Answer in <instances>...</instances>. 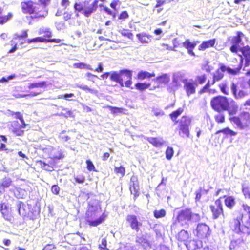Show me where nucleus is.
<instances>
[{
  "label": "nucleus",
  "instance_id": "nucleus-1",
  "mask_svg": "<svg viewBox=\"0 0 250 250\" xmlns=\"http://www.w3.org/2000/svg\"><path fill=\"white\" fill-rule=\"evenodd\" d=\"M243 211H239L237 217L232 219L230 227L237 234L250 235V206L242 204Z\"/></svg>",
  "mask_w": 250,
  "mask_h": 250
},
{
  "label": "nucleus",
  "instance_id": "nucleus-2",
  "mask_svg": "<svg viewBox=\"0 0 250 250\" xmlns=\"http://www.w3.org/2000/svg\"><path fill=\"white\" fill-rule=\"evenodd\" d=\"M184 109L181 107L173 111L169 116L171 121L177 125L176 130L178 135L182 137L188 138L190 136V127L192 125V118L188 115H183L179 119L177 118L183 113Z\"/></svg>",
  "mask_w": 250,
  "mask_h": 250
},
{
  "label": "nucleus",
  "instance_id": "nucleus-3",
  "mask_svg": "<svg viewBox=\"0 0 250 250\" xmlns=\"http://www.w3.org/2000/svg\"><path fill=\"white\" fill-rule=\"evenodd\" d=\"M210 106L215 111L220 112L227 111L230 116L235 114L238 110L237 105L230 107L229 99L221 95L215 96L211 99Z\"/></svg>",
  "mask_w": 250,
  "mask_h": 250
},
{
  "label": "nucleus",
  "instance_id": "nucleus-4",
  "mask_svg": "<svg viewBox=\"0 0 250 250\" xmlns=\"http://www.w3.org/2000/svg\"><path fill=\"white\" fill-rule=\"evenodd\" d=\"M34 2L31 0L21 2L22 12L25 14L31 15V19H39L45 18L48 14V11L44 6H35Z\"/></svg>",
  "mask_w": 250,
  "mask_h": 250
},
{
  "label": "nucleus",
  "instance_id": "nucleus-5",
  "mask_svg": "<svg viewBox=\"0 0 250 250\" xmlns=\"http://www.w3.org/2000/svg\"><path fill=\"white\" fill-rule=\"evenodd\" d=\"M229 119L239 130L250 128V113L248 111H242L238 116H230Z\"/></svg>",
  "mask_w": 250,
  "mask_h": 250
},
{
  "label": "nucleus",
  "instance_id": "nucleus-6",
  "mask_svg": "<svg viewBox=\"0 0 250 250\" xmlns=\"http://www.w3.org/2000/svg\"><path fill=\"white\" fill-rule=\"evenodd\" d=\"M88 1H84L83 3L81 2H75L74 4V8L78 12H82V13L86 17H89L95 12L98 8V1L94 0L90 6H87Z\"/></svg>",
  "mask_w": 250,
  "mask_h": 250
},
{
  "label": "nucleus",
  "instance_id": "nucleus-7",
  "mask_svg": "<svg viewBox=\"0 0 250 250\" xmlns=\"http://www.w3.org/2000/svg\"><path fill=\"white\" fill-rule=\"evenodd\" d=\"M193 214L190 209L185 208L180 211L177 216L176 220L182 226H188L191 222Z\"/></svg>",
  "mask_w": 250,
  "mask_h": 250
},
{
  "label": "nucleus",
  "instance_id": "nucleus-8",
  "mask_svg": "<svg viewBox=\"0 0 250 250\" xmlns=\"http://www.w3.org/2000/svg\"><path fill=\"white\" fill-rule=\"evenodd\" d=\"M222 197H220L216 199L213 204L209 206V208L212 214V218L217 219L220 216L225 217L224 211L221 199Z\"/></svg>",
  "mask_w": 250,
  "mask_h": 250
},
{
  "label": "nucleus",
  "instance_id": "nucleus-9",
  "mask_svg": "<svg viewBox=\"0 0 250 250\" xmlns=\"http://www.w3.org/2000/svg\"><path fill=\"white\" fill-rule=\"evenodd\" d=\"M241 59L238 61L236 58H234L232 61L231 67L227 66V72L229 74L231 75H236L238 74L242 69L243 66V58L242 55H240Z\"/></svg>",
  "mask_w": 250,
  "mask_h": 250
},
{
  "label": "nucleus",
  "instance_id": "nucleus-10",
  "mask_svg": "<svg viewBox=\"0 0 250 250\" xmlns=\"http://www.w3.org/2000/svg\"><path fill=\"white\" fill-rule=\"evenodd\" d=\"M63 157V154L61 152L58 156H55L53 158H51V160L49 161L48 163H45L41 160L37 161V163L38 164L40 167L43 169L48 171H52L56 165V161L62 159Z\"/></svg>",
  "mask_w": 250,
  "mask_h": 250
},
{
  "label": "nucleus",
  "instance_id": "nucleus-11",
  "mask_svg": "<svg viewBox=\"0 0 250 250\" xmlns=\"http://www.w3.org/2000/svg\"><path fill=\"white\" fill-rule=\"evenodd\" d=\"M21 123L18 121H13L10 124L9 129L16 136H22L24 134V129L27 125L25 122Z\"/></svg>",
  "mask_w": 250,
  "mask_h": 250
},
{
  "label": "nucleus",
  "instance_id": "nucleus-12",
  "mask_svg": "<svg viewBox=\"0 0 250 250\" xmlns=\"http://www.w3.org/2000/svg\"><path fill=\"white\" fill-rule=\"evenodd\" d=\"M96 212L95 210H91L86 212V222L90 226L96 227L100 225L102 222L104 221L106 217V215L103 214L99 218L96 220L92 219L96 217Z\"/></svg>",
  "mask_w": 250,
  "mask_h": 250
},
{
  "label": "nucleus",
  "instance_id": "nucleus-13",
  "mask_svg": "<svg viewBox=\"0 0 250 250\" xmlns=\"http://www.w3.org/2000/svg\"><path fill=\"white\" fill-rule=\"evenodd\" d=\"M242 88H244V84L243 83H236L232 82L231 83L230 88L232 95L236 99H240L248 95V93L246 91L242 89H239L238 85Z\"/></svg>",
  "mask_w": 250,
  "mask_h": 250
},
{
  "label": "nucleus",
  "instance_id": "nucleus-14",
  "mask_svg": "<svg viewBox=\"0 0 250 250\" xmlns=\"http://www.w3.org/2000/svg\"><path fill=\"white\" fill-rule=\"evenodd\" d=\"M244 35L241 31H238L236 35L232 37L230 40L231 44L230 47V50L232 53H237L238 51H241V48L239 44L242 42V37Z\"/></svg>",
  "mask_w": 250,
  "mask_h": 250
},
{
  "label": "nucleus",
  "instance_id": "nucleus-15",
  "mask_svg": "<svg viewBox=\"0 0 250 250\" xmlns=\"http://www.w3.org/2000/svg\"><path fill=\"white\" fill-rule=\"evenodd\" d=\"M129 189L131 194L133 195V200L135 201L140 195L138 179L135 175H132L130 177Z\"/></svg>",
  "mask_w": 250,
  "mask_h": 250
},
{
  "label": "nucleus",
  "instance_id": "nucleus-16",
  "mask_svg": "<svg viewBox=\"0 0 250 250\" xmlns=\"http://www.w3.org/2000/svg\"><path fill=\"white\" fill-rule=\"evenodd\" d=\"M123 75L130 76V70L128 69H123L117 72H113L110 76V78L111 81L119 83L121 87L124 86L123 83V79L122 76Z\"/></svg>",
  "mask_w": 250,
  "mask_h": 250
},
{
  "label": "nucleus",
  "instance_id": "nucleus-17",
  "mask_svg": "<svg viewBox=\"0 0 250 250\" xmlns=\"http://www.w3.org/2000/svg\"><path fill=\"white\" fill-rule=\"evenodd\" d=\"M126 221L132 230L138 232L142 224L138 220L137 217L134 214H128L126 217Z\"/></svg>",
  "mask_w": 250,
  "mask_h": 250
},
{
  "label": "nucleus",
  "instance_id": "nucleus-18",
  "mask_svg": "<svg viewBox=\"0 0 250 250\" xmlns=\"http://www.w3.org/2000/svg\"><path fill=\"white\" fill-rule=\"evenodd\" d=\"M197 236L201 239L208 238L210 234L209 227L205 224L201 223L196 228Z\"/></svg>",
  "mask_w": 250,
  "mask_h": 250
},
{
  "label": "nucleus",
  "instance_id": "nucleus-19",
  "mask_svg": "<svg viewBox=\"0 0 250 250\" xmlns=\"http://www.w3.org/2000/svg\"><path fill=\"white\" fill-rule=\"evenodd\" d=\"M225 72H227L226 66L223 63L219 64V67L213 74L212 84H214L216 82L223 79L224 77V73Z\"/></svg>",
  "mask_w": 250,
  "mask_h": 250
},
{
  "label": "nucleus",
  "instance_id": "nucleus-20",
  "mask_svg": "<svg viewBox=\"0 0 250 250\" xmlns=\"http://www.w3.org/2000/svg\"><path fill=\"white\" fill-rule=\"evenodd\" d=\"M156 83V86H154L152 89H155L161 87L162 85H165L168 83L170 81V78L167 74H163L159 76L152 80Z\"/></svg>",
  "mask_w": 250,
  "mask_h": 250
},
{
  "label": "nucleus",
  "instance_id": "nucleus-21",
  "mask_svg": "<svg viewBox=\"0 0 250 250\" xmlns=\"http://www.w3.org/2000/svg\"><path fill=\"white\" fill-rule=\"evenodd\" d=\"M38 34L39 35L44 34L42 38H45L47 39V40H49L50 41H48V42H55V43H60L62 40L60 39H52V33L51 29L49 28H41L39 29Z\"/></svg>",
  "mask_w": 250,
  "mask_h": 250
},
{
  "label": "nucleus",
  "instance_id": "nucleus-22",
  "mask_svg": "<svg viewBox=\"0 0 250 250\" xmlns=\"http://www.w3.org/2000/svg\"><path fill=\"white\" fill-rule=\"evenodd\" d=\"M150 1L153 13L158 14L164 11V5L166 3V0H150Z\"/></svg>",
  "mask_w": 250,
  "mask_h": 250
},
{
  "label": "nucleus",
  "instance_id": "nucleus-23",
  "mask_svg": "<svg viewBox=\"0 0 250 250\" xmlns=\"http://www.w3.org/2000/svg\"><path fill=\"white\" fill-rule=\"evenodd\" d=\"M183 83H184V88L188 96L195 93L196 88L197 86V83L194 82L188 81L187 80H184Z\"/></svg>",
  "mask_w": 250,
  "mask_h": 250
},
{
  "label": "nucleus",
  "instance_id": "nucleus-24",
  "mask_svg": "<svg viewBox=\"0 0 250 250\" xmlns=\"http://www.w3.org/2000/svg\"><path fill=\"white\" fill-rule=\"evenodd\" d=\"M244 244V240L242 238L232 240L229 244V248L230 250H239Z\"/></svg>",
  "mask_w": 250,
  "mask_h": 250
},
{
  "label": "nucleus",
  "instance_id": "nucleus-25",
  "mask_svg": "<svg viewBox=\"0 0 250 250\" xmlns=\"http://www.w3.org/2000/svg\"><path fill=\"white\" fill-rule=\"evenodd\" d=\"M245 59V66L246 67L250 65V46L246 45L241 48L240 51Z\"/></svg>",
  "mask_w": 250,
  "mask_h": 250
},
{
  "label": "nucleus",
  "instance_id": "nucleus-26",
  "mask_svg": "<svg viewBox=\"0 0 250 250\" xmlns=\"http://www.w3.org/2000/svg\"><path fill=\"white\" fill-rule=\"evenodd\" d=\"M216 42V40L215 38L203 41L201 44L199 46L198 49L200 51H204L207 48L213 47Z\"/></svg>",
  "mask_w": 250,
  "mask_h": 250
},
{
  "label": "nucleus",
  "instance_id": "nucleus-27",
  "mask_svg": "<svg viewBox=\"0 0 250 250\" xmlns=\"http://www.w3.org/2000/svg\"><path fill=\"white\" fill-rule=\"evenodd\" d=\"M0 212L2 214V217L7 221H11L12 216L8 210V208L4 203L0 204Z\"/></svg>",
  "mask_w": 250,
  "mask_h": 250
},
{
  "label": "nucleus",
  "instance_id": "nucleus-28",
  "mask_svg": "<svg viewBox=\"0 0 250 250\" xmlns=\"http://www.w3.org/2000/svg\"><path fill=\"white\" fill-rule=\"evenodd\" d=\"M222 198L224 199L225 206L229 209H232L236 204L235 198L232 196L227 195L223 196Z\"/></svg>",
  "mask_w": 250,
  "mask_h": 250
},
{
  "label": "nucleus",
  "instance_id": "nucleus-29",
  "mask_svg": "<svg viewBox=\"0 0 250 250\" xmlns=\"http://www.w3.org/2000/svg\"><path fill=\"white\" fill-rule=\"evenodd\" d=\"M136 242L142 246L145 249L151 247L150 242L144 235L137 237Z\"/></svg>",
  "mask_w": 250,
  "mask_h": 250
},
{
  "label": "nucleus",
  "instance_id": "nucleus-30",
  "mask_svg": "<svg viewBox=\"0 0 250 250\" xmlns=\"http://www.w3.org/2000/svg\"><path fill=\"white\" fill-rule=\"evenodd\" d=\"M189 238L188 232L184 229L179 231L176 235L177 240L180 242H187Z\"/></svg>",
  "mask_w": 250,
  "mask_h": 250
},
{
  "label": "nucleus",
  "instance_id": "nucleus-31",
  "mask_svg": "<svg viewBox=\"0 0 250 250\" xmlns=\"http://www.w3.org/2000/svg\"><path fill=\"white\" fill-rule=\"evenodd\" d=\"M12 184V180L10 178L5 177L0 182V190L4 191L5 188H9Z\"/></svg>",
  "mask_w": 250,
  "mask_h": 250
},
{
  "label": "nucleus",
  "instance_id": "nucleus-32",
  "mask_svg": "<svg viewBox=\"0 0 250 250\" xmlns=\"http://www.w3.org/2000/svg\"><path fill=\"white\" fill-rule=\"evenodd\" d=\"M220 133H223L226 137H228L229 136L230 137L235 136L237 134V132L233 131L228 127L217 131L215 134H217Z\"/></svg>",
  "mask_w": 250,
  "mask_h": 250
},
{
  "label": "nucleus",
  "instance_id": "nucleus-33",
  "mask_svg": "<svg viewBox=\"0 0 250 250\" xmlns=\"http://www.w3.org/2000/svg\"><path fill=\"white\" fill-rule=\"evenodd\" d=\"M137 37L142 43H148L151 41V36L146 33H141L137 34Z\"/></svg>",
  "mask_w": 250,
  "mask_h": 250
},
{
  "label": "nucleus",
  "instance_id": "nucleus-34",
  "mask_svg": "<svg viewBox=\"0 0 250 250\" xmlns=\"http://www.w3.org/2000/svg\"><path fill=\"white\" fill-rule=\"evenodd\" d=\"M155 76L154 73H150L147 71H140L137 75L138 79L143 80L147 78H150Z\"/></svg>",
  "mask_w": 250,
  "mask_h": 250
},
{
  "label": "nucleus",
  "instance_id": "nucleus-35",
  "mask_svg": "<svg viewBox=\"0 0 250 250\" xmlns=\"http://www.w3.org/2000/svg\"><path fill=\"white\" fill-rule=\"evenodd\" d=\"M218 87L220 90V91L223 94L226 95H228L229 94V88L228 81H225L221 83L218 85Z\"/></svg>",
  "mask_w": 250,
  "mask_h": 250
},
{
  "label": "nucleus",
  "instance_id": "nucleus-36",
  "mask_svg": "<svg viewBox=\"0 0 250 250\" xmlns=\"http://www.w3.org/2000/svg\"><path fill=\"white\" fill-rule=\"evenodd\" d=\"M48 41H50L47 40V39L42 38V37H37L32 39H27L26 42L28 44L37 42L47 43Z\"/></svg>",
  "mask_w": 250,
  "mask_h": 250
},
{
  "label": "nucleus",
  "instance_id": "nucleus-37",
  "mask_svg": "<svg viewBox=\"0 0 250 250\" xmlns=\"http://www.w3.org/2000/svg\"><path fill=\"white\" fill-rule=\"evenodd\" d=\"M147 140L150 144L155 147H159L163 145V141L161 139L156 137H151L148 138Z\"/></svg>",
  "mask_w": 250,
  "mask_h": 250
},
{
  "label": "nucleus",
  "instance_id": "nucleus-38",
  "mask_svg": "<svg viewBox=\"0 0 250 250\" xmlns=\"http://www.w3.org/2000/svg\"><path fill=\"white\" fill-rule=\"evenodd\" d=\"M214 119L215 122L218 124H223L225 122L226 117L225 115L223 113L219 112L214 116Z\"/></svg>",
  "mask_w": 250,
  "mask_h": 250
},
{
  "label": "nucleus",
  "instance_id": "nucleus-39",
  "mask_svg": "<svg viewBox=\"0 0 250 250\" xmlns=\"http://www.w3.org/2000/svg\"><path fill=\"white\" fill-rule=\"evenodd\" d=\"M150 86V83H137L135 84V88L140 91H143Z\"/></svg>",
  "mask_w": 250,
  "mask_h": 250
},
{
  "label": "nucleus",
  "instance_id": "nucleus-40",
  "mask_svg": "<svg viewBox=\"0 0 250 250\" xmlns=\"http://www.w3.org/2000/svg\"><path fill=\"white\" fill-rule=\"evenodd\" d=\"M74 67L75 68L77 69H86V70H92V68L91 67V66L83 62H77L73 64Z\"/></svg>",
  "mask_w": 250,
  "mask_h": 250
},
{
  "label": "nucleus",
  "instance_id": "nucleus-41",
  "mask_svg": "<svg viewBox=\"0 0 250 250\" xmlns=\"http://www.w3.org/2000/svg\"><path fill=\"white\" fill-rule=\"evenodd\" d=\"M212 84V81L210 82L209 81H208L207 83L198 91V94L200 95H202L206 92L210 93V87L211 85H213Z\"/></svg>",
  "mask_w": 250,
  "mask_h": 250
},
{
  "label": "nucleus",
  "instance_id": "nucleus-42",
  "mask_svg": "<svg viewBox=\"0 0 250 250\" xmlns=\"http://www.w3.org/2000/svg\"><path fill=\"white\" fill-rule=\"evenodd\" d=\"M46 83L45 81L41 82L39 83H30L28 85L29 89L34 88H42L46 86Z\"/></svg>",
  "mask_w": 250,
  "mask_h": 250
},
{
  "label": "nucleus",
  "instance_id": "nucleus-43",
  "mask_svg": "<svg viewBox=\"0 0 250 250\" xmlns=\"http://www.w3.org/2000/svg\"><path fill=\"white\" fill-rule=\"evenodd\" d=\"M242 192L245 198L250 199V187L244 185H242Z\"/></svg>",
  "mask_w": 250,
  "mask_h": 250
},
{
  "label": "nucleus",
  "instance_id": "nucleus-44",
  "mask_svg": "<svg viewBox=\"0 0 250 250\" xmlns=\"http://www.w3.org/2000/svg\"><path fill=\"white\" fill-rule=\"evenodd\" d=\"M166 212L165 210L162 209L161 210H155L153 211V215L156 218H160L164 217L166 216Z\"/></svg>",
  "mask_w": 250,
  "mask_h": 250
},
{
  "label": "nucleus",
  "instance_id": "nucleus-45",
  "mask_svg": "<svg viewBox=\"0 0 250 250\" xmlns=\"http://www.w3.org/2000/svg\"><path fill=\"white\" fill-rule=\"evenodd\" d=\"M129 14L127 11L121 12L118 17L117 20L120 22H122L129 18Z\"/></svg>",
  "mask_w": 250,
  "mask_h": 250
},
{
  "label": "nucleus",
  "instance_id": "nucleus-46",
  "mask_svg": "<svg viewBox=\"0 0 250 250\" xmlns=\"http://www.w3.org/2000/svg\"><path fill=\"white\" fill-rule=\"evenodd\" d=\"M207 79V76L206 74H204L203 75H199L196 77V80L197 82V84H200L202 85L204 84Z\"/></svg>",
  "mask_w": 250,
  "mask_h": 250
},
{
  "label": "nucleus",
  "instance_id": "nucleus-47",
  "mask_svg": "<svg viewBox=\"0 0 250 250\" xmlns=\"http://www.w3.org/2000/svg\"><path fill=\"white\" fill-rule=\"evenodd\" d=\"M183 46L187 49H193L196 45L195 42H191L188 39L186 40L183 43Z\"/></svg>",
  "mask_w": 250,
  "mask_h": 250
},
{
  "label": "nucleus",
  "instance_id": "nucleus-48",
  "mask_svg": "<svg viewBox=\"0 0 250 250\" xmlns=\"http://www.w3.org/2000/svg\"><path fill=\"white\" fill-rule=\"evenodd\" d=\"M10 115L16 119H19L20 122H25L22 115L20 112H10Z\"/></svg>",
  "mask_w": 250,
  "mask_h": 250
},
{
  "label": "nucleus",
  "instance_id": "nucleus-49",
  "mask_svg": "<svg viewBox=\"0 0 250 250\" xmlns=\"http://www.w3.org/2000/svg\"><path fill=\"white\" fill-rule=\"evenodd\" d=\"M28 37L27 30H23L21 34H16L14 38L17 40H22L27 38Z\"/></svg>",
  "mask_w": 250,
  "mask_h": 250
},
{
  "label": "nucleus",
  "instance_id": "nucleus-50",
  "mask_svg": "<svg viewBox=\"0 0 250 250\" xmlns=\"http://www.w3.org/2000/svg\"><path fill=\"white\" fill-rule=\"evenodd\" d=\"M114 170L116 174H120L121 177H123L125 174V169L123 166L115 167Z\"/></svg>",
  "mask_w": 250,
  "mask_h": 250
},
{
  "label": "nucleus",
  "instance_id": "nucleus-51",
  "mask_svg": "<svg viewBox=\"0 0 250 250\" xmlns=\"http://www.w3.org/2000/svg\"><path fill=\"white\" fill-rule=\"evenodd\" d=\"M86 168L87 170L89 171H94L96 172L97 170H96L95 166L93 164L91 161L90 160H87L86 161Z\"/></svg>",
  "mask_w": 250,
  "mask_h": 250
},
{
  "label": "nucleus",
  "instance_id": "nucleus-52",
  "mask_svg": "<svg viewBox=\"0 0 250 250\" xmlns=\"http://www.w3.org/2000/svg\"><path fill=\"white\" fill-rule=\"evenodd\" d=\"M173 153L174 151L173 148L170 147H168L166 151V158L168 160H170L173 155Z\"/></svg>",
  "mask_w": 250,
  "mask_h": 250
},
{
  "label": "nucleus",
  "instance_id": "nucleus-53",
  "mask_svg": "<svg viewBox=\"0 0 250 250\" xmlns=\"http://www.w3.org/2000/svg\"><path fill=\"white\" fill-rule=\"evenodd\" d=\"M78 87L80 89L84 90L86 92H90L91 93H96L97 91L94 89L89 88L87 85H80L78 86Z\"/></svg>",
  "mask_w": 250,
  "mask_h": 250
},
{
  "label": "nucleus",
  "instance_id": "nucleus-54",
  "mask_svg": "<svg viewBox=\"0 0 250 250\" xmlns=\"http://www.w3.org/2000/svg\"><path fill=\"white\" fill-rule=\"evenodd\" d=\"M51 191L54 195H57L60 191V188L58 185H54L51 187Z\"/></svg>",
  "mask_w": 250,
  "mask_h": 250
},
{
  "label": "nucleus",
  "instance_id": "nucleus-55",
  "mask_svg": "<svg viewBox=\"0 0 250 250\" xmlns=\"http://www.w3.org/2000/svg\"><path fill=\"white\" fill-rule=\"evenodd\" d=\"M132 72L130 70V76H126L127 77V78L128 79V80H127L125 83V86L126 87L130 88L131 85L132 84Z\"/></svg>",
  "mask_w": 250,
  "mask_h": 250
},
{
  "label": "nucleus",
  "instance_id": "nucleus-56",
  "mask_svg": "<svg viewBox=\"0 0 250 250\" xmlns=\"http://www.w3.org/2000/svg\"><path fill=\"white\" fill-rule=\"evenodd\" d=\"M72 12H65L63 13V18L64 21H67L72 19Z\"/></svg>",
  "mask_w": 250,
  "mask_h": 250
},
{
  "label": "nucleus",
  "instance_id": "nucleus-57",
  "mask_svg": "<svg viewBox=\"0 0 250 250\" xmlns=\"http://www.w3.org/2000/svg\"><path fill=\"white\" fill-rule=\"evenodd\" d=\"M74 179L77 183L79 184H83L84 182L85 178L83 175H82L75 177Z\"/></svg>",
  "mask_w": 250,
  "mask_h": 250
},
{
  "label": "nucleus",
  "instance_id": "nucleus-58",
  "mask_svg": "<svg viewBox=\"0 0 250 250\" xmlns=\"http://www.w3.org/2000/svg\"><path fill=\"white\" fill-rule=\"evenodd\" d=\"M107 240L105 238H104L102 239L101 244L99 245V248L100 250L101 249H104L107 248Z\"/></svg>",
  "mask_w": 250,
  "mask_h": 250
},
{
  "label": "nucleus",
  "instance_id": "nucleus-59",
  "mask_svg": "<svg viewBox=\"0 0 250 250\" xmlns=\"http://www.w3.org/2000/svg\"><path fill=\"white\" fill-rule=\"evenodd\" d=\"M50 0H38L39 2L38 4H36L38 6H44L46 8V5L49 3Z\"/></svg>",
  "mask_w": 250,
  "mask_h": 250
},
{
  "label": "nucleus",
  "instance_id": "nucleus-60",
  "mask_svg": "<svg viewBox=\"0 0 250 250\" xmlns=\"http://www.w3.org/2000/svg\"><path fill=\"white\" fill-rule=\"evenodd\" d=\"M16 77L15 74L11 75L10 76H9L7 78L2 77L1 79H0V83H4V82H7L8 81L11 80L15 78Z\"/></svg>",
  "mask_w": 250,
  "mask_h": 250
},
{
  "label": "nucleus",
  "instance_id": "nucleus-61",
  "mask_svg": "<svg viewBox=\"0 0 250 250\" xmlns=\"http://www.w3.org/2000/svg\"><path fill=\"white\" fill-rule=\"evenodd\" d=\"M56 248L55 245L53 244H46L42 250H53Z\"/></svg>",
  "mask_w": 250,
  "mask_h": 250
},
{
  "label": "nucleus",
  "instance_id": "nucleus-62",
  "mask_svg": "<svg viewBox=\"0 0 250 250\" xmlns=\"http://www.w3.org/2000/svg\"><path fill=\"white\" fill-rule=\"evenodd\" d=\"M110 110L114 113H122L123 109L122 108H118L116 107H109Z\"/></svg>",
  "mask_w": 250,
  "mask_h": 250
},
{
  "label": "nucleus",
  "instance_id": "nucleus-63",
  "mask_svg": "<svg viewBox=\"0 0 250 250\" xmlns=\"http://www.w3.org/2000/svg\"><path fill=\"white\" fill-rule=\"evenodd\" d=\"M103 9L107 14L112 16L113 18H114L115 17V13L113 12L107 7H106V6L104 7Z\"/></svg>",
  "mask_w": 250,
  "mask_h": 250
},
{
  "label": "nucleus",
  "instance_id": "nucleus-64",
  "mask_svg": "<svg viewBox=\"0 0 250 250\" xmlns=\"http://www.w3.org/2000/svg\"><path fill=\"white\" fill-rule=\"evenodd\" d=\"M172 44H173V47L174 49H173L174 50L175 48H178L180 46V43H179V41L177 38H174L172 40Z\"/></svg>",
  "mask_w": 250,
  "mask_h": 250
}]
</instances>
